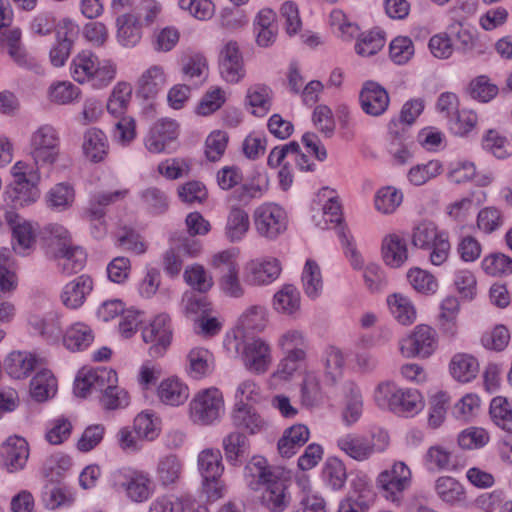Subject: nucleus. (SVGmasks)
Returning <instances> with one entry per match:
<instances>
[{
	"mask_svg": "<svg viewBox=\"0 0 512 512\" xmlns=\"http://www.w3.org/2000/svg\"><path fill=\"white\" fill-rule=\"evenodd\" d=\"M177 136V124L174 121L168 119L158 120L150 128L145 138V147L151 153H161Z\"/></svg>",
	"mask_w": 512,
	"mask_h": 512,
	"instance_id": "20",
	"label": "nucleus"
},
{
	"mask_svg": "<svg viewBox=\"0 0 512 512\" xmlns=\"http://www.w3.org/2000/svg\"><path fill=\"white\" fill-rule=\"evenodd\" d=\"M13 249L16 253L26 255L36 243V231L31 223L22 222L13 226Z\"/></svg>",
	"mask_w": 512,
	"mask_h": 512,
	"instance_id": "48",
	"label": "nucleus"
},
{
	"mask_svg": "<svg viewBox=\"0 0 512 512\" xmlns=\"http://www.w3.org/2000/svg\"><path fill=\"white\" fill-rule=\"evenodd\" d=\"M57 391V380L53 373L40 368L30 382V395L37 402L47 401Z\"/></svg>",
	"mask_w": 512,
	"mask_h": 512,
	"instance_id": "30",
	"label": "nucleus"
},
{
	"mask_svg": "<svg viewBox=\"0 0 512 512\" xmlns=\"http://www.w3.org/2000/svg\"><path fill=\"white\" fill-rule=\"evenodd\" d=\"M450 372L454 379L466 383L477 376L479 363L472 355L458 353L453 356L450 362Z\"/></svg>",
	"mask_w": 512,
	"mask_h": 512,
	"instance_id": "35",
	"label": "nucleus"
},
{
	"mask_svg": "<svg viewBox=\"0 0 512 512\" xmlns=\"http://www.w3.org/2000/svg\"><path fill=\"white\" fill-rule=\"evenodd\" d=\"M316 225L322 229H328L329 224H334L338 230L342 226V210L341 205L336 197L329 198L323 205L320 215H313Z\"/></svg>",
	"mask_w": 512,
	"mask_h": 512,
	"instance_id": "49",
	"label": "nucleus"
},
{
	"mask_svg": "<svg viewBox=\"0 0 512 512\" xmlns=\"http://www.w3.org/2000/svg\"><path fill=\"white\" fill-rule=\"evenodd\" d=\"M219 69L222 77L230 83H237L244 77L243 58L237 42L225 44L220 53Z\"/></svg>",
	"mask_w": 512,
	"mask_h": 512,
	"instance_id": "17",
	"label": "nucleus"
},
{
	"mask_svg": "<svg viewBox=\"0 0 512 512\" xmlns=\"http://www.w3.org/2000/svg\"><path fill=\"white\" fill-rule=\"evenodd\" d=\"M232 424L235 428L257 434L267 429L266 420L257 411L246 403H237L231 414Z\"/></svg>",
	"mask_w": 512,
	"mask_h": 512,
	"instance_id": "21",
	"label": "nucleus"
},
{
	"mask_svg": "<svg viewBox=\"0 0 512 512\" xmlns=\"http://www.w3.org/2000/svg\"><path fill=\"white\" fill-rule=\"evenodd\" d=\"M95 66L88 83L97 89L108 86L115 79L116 66L108 60H98Z\"/></svg>",
	"mask_w": 512,
	"mask_h": 512,
	"instance_id": "63",
	"label": "nucleus"
},
{
	"mask_svg": "<svg viewBox=\"0 0 512 512\" xmlns=\"http://www.w3.org/2000/svg\"><path fill=\"white\" fill-rule=\"evenodd\" d=\"M437 495L446 503L454 504L465 500L464 487L454 478L442 476L436 480Z\"/></svg>",
	"mask_w": 512,
	"mask_h": 512,
	"instance_id": "47",
	"label": "nucleus"
},
{
	"mask_svg": "<svg viewBox=\"0 0 512 512\" xmlns=\"http://www.w3.org/2000/svg\"><path fill=\"white\" fill-rule=\"evenodd\" d=\"M323 476L331 489L341 490L347 480L346 467L339 459H329L323 469Z\"/></svg>",
	"mask_w": 512,
	"mask_h": 512,
	"instance_id": "60",
	"label": "nucleus"
},
{
	"mask_svg": "<svg viewBox=\"0 0 512 512\" xmlns=\"http://www.w3.org/2000/svg\"><path fill=\"white\" fill-rule=\"evenodd\" d=\"M144 342L151 343L149 354L152 357L162 356L172 339L171 319L167 314H160L143 329Z\"/></svg>",
	"mask_w": 512,
	"mask_h": 512,
	"instance_id": "11",
	"label": "nucleus"
},
{
	"mask_svg": "<svg viewBox=\"0 0 512 512\" xmlns=\"http://www.w3.org/2000/svg\"><path fill=\"white\" fill-rule=\"evenodd\" d=\"M222 447L228 463L236 466L247 456L249 441L244 433L233 431L223 438Z\"/></svg>",
	"mask_w": 512,
	"mask_h": 512,
	"instance_id": "31",
	"label": "nucleus"
},
{
	"mask_svg": "<svg viewBox=\"0 0 512 512\" xmlns=\"http://www.w3.org/2000/svg\"><path fill=\"white\" fill-rule=\"evenodd\" d=\"M29 323L34 331L47 339L56 340L62 333L60 318L56 313H50L43 318L33 316L30 318Z\"/></svg>",
	"mask_w": 512,
	"mask_h": 512,
	"instance_id": "50",
	"label": "nucleus"
},
{
	"mask_svg": "<svg viewBox=\"0 0 512 512\" xmlns=\"http://www.w3.org/2000/svg\"><path fill=\"white\" fill-rule=\"evenodd\" d=\"M281 267L276 259L267 261H250L246 266L245 281L259 286L273 282L280 275Z\"/></svg>",
	"mask_w": 512,
	"mask_h": 512,
	"instance_id": "22",
	"label": "nucleus"
},
{
	"mask_svg": "<svg viewBox=\"0 0 512 512\" xmlns=\"http://www.w3.org/2000/svg\"><path fill=\"white\" fill-rule=\"evenodd\" d=\"M385 45V38L379 31L363 33L356 45L355 50L361 56H372L380 51Z\"/></svg>",
	"mask_w": 512,
	"mask_h": 512,
	"instance_id": "62",
	"label": "nucleus"
},
{
	"mask_svg": "<svg viewBox=\"0 0 512 512\" xmlns=\"http://www.w3.org/2000/svg\"><path fill=\"white\" fill-rule=\"evenodd\" d=\"M60 137L57 130L44 124L38 127L30 137V155L37 167L53 166L61 156Z\"/></svg>",
	"mask_w": 512,
	"mask_h": 512,
	"instance_id": "5",
	"label": "nucleus"
},
{
	"mask_svg": "<svg viewBox=\"0 0 512 512\" xmlns=\"http://www.w3.org/2000/svg\"><path fill=\"white\" fill-rule=\"evenodd\" d=\"M117 39L124 47H135L142 38L139 19L132 14L125 13L117 17Z\"/></svg>",
	"mask_w": 512,
	"mask_h": 512,
	"instance_id": "28",
	"label": "nucleus"
},
{
	"mask_svg": "<svg viewBox=\"0 0 512 512\" xmlns=\"http://www.w3.org/2000/svg\"><path fill=\"white\" fill-rule=\"evenodd\" d=\"M407 278L411 286L419 293L434 294L438 289L437 279L431 273L420 268L410 269Z\"/></svg>",
	"mask_w": 512,
	"mask_h": 512,
	"instance_id": "57",
	"label": "nucleus"
},
{
	"mask_svg": "<svg viewBox=\"0 0 512 512\" xmlns=\"http://www.w3.org/2000/svg\"><path fill=\"white\" fill-rule=\"evenodd\" d=\"M436 348L437 333L425 324L417 325L413 332L400 342V351L407 358H427Z\"/></svg>",
	"mask_w": 512,
	"mask_h": 512,
	"instance_id": "9",
	"label": "nucleus"
},
{
	"mask_svg": "<svg viewBox=\"0 0 512 512\" xmlns=\"http://www.w3.org/2000/svg\"><path fill=\"white\" fill-rule=\"evenodd\" d=\"M183 276L186 283L200 293L207 292L213 286L212 276L202 265L193 264L187 267Z\"/></svg>",
	"mask_w": 512,
	"mask_h": 512,
	"instance_id": "55",
	"label": "nucleus"
},
{
	"mask_svg": "<svg viewBox=\"0 0 512 512\" xmlns=\"http://www.w3.org/2000/svg\"><path fill=\"white\" fill-rule=\"evenodd\" d=\"M490 415L497 426L512 432V408L506 398L498 396L492 399Z\"/></svg>",
	"mask_w": 512,
	"mask_h": 512,
	"instance_id": "56",
	"label": "nucleus"
},
{
	"mask_svg": "<svg viewBox=\"0 0 512 512\" xmlns=\"http://www.w3.org/2000/svg\"><path fill=\"white\" fill-rule=\"evenodd\" d=\"M453 283L461 298L466 300L474 299L477 291V281L470 270L462 269L456 271Z\"/></svg>",
	"mask_w": 512,
	"mask_h": 512,
	"instance_id": "64",
	"label": "nucleus"
},
{
	"mask_svg": "<svg viewBox=\"0 0 512 512\" xmlns=\"http://www.w3.org/2000/svg\"><path fill=\"white\" fill-rule=\"evenodd\" d=\"M250 228L248 213L240 207H232L228 213L225 236L230 242L240 241Z\"/></svg>",
	"mask_w": 512,
	"mask_h": 512,
	"instance_id": "34",
	"label": "nucleus"
},
{
	"mask_svg": "<svg viewBox=\"0 0 512 512\" xmlns=\"http://www.w3.org/2000/svg\"><path fill=\"white\" fill-rule=\"evenodd\" d=\"M94 335L91 328L84 323H75L65 332L63 341L65 346L72 351L86 349L93 341Z\"/></svg>",
	"mask_w": 512,
	"mask_h": 512,
	"instance_id": "41",
	"label": "nucleus"
},
{
	"mask_svg": "<svg viewBox=\"0 0 512 512\" xmlns=\"http://www.w3.org/2000/svg\"><path fill=\"white\" fill-rule=\"evenodd\" d=\"M52 259L56 262L58 270L65 276H70L80 272L87 259V254L84 249L73 243L65 246L55 247V251L50 253Z\"/></svg>",
	"mask_w": 512,
	"mask_h": 512,
	"instance_id": "14",
	"label": "nucleus"
},
{
	"mask_svg": "<svg viewBox=\"0 0 512 512\" xmlns=\"http://www.w3.org/2000/svg\"><path fill=\"white\" fill-rule=\"evenodd\" d=\"M108 144L105 134L97 129L90 128L84 134L83 151L92 162H100L107 154Z\"/></svg>",
	"mask_w": 512,
	"mask_h": 512,
	"instance_id": "36",
	"label": "nucleus"
},
{
	"mask_svg": "<svg viewBox=\"0 0 512 512\" xmlns=\"http://www.w3.org/2000/svg\"><path fill=\"white\" fill-rule=\"evenodd\" d=\"M223 412V395L215 387L198 391L189 403V417L197 425H212L220 419Z\"/></svg>",
	"mask_w": 512,
	"mask_h": 512,
	"instance_id": "6",
	"label": "nucleus"
},
{
	"mask_svg": "<svg viewBox=\"0 0 512 512\" xmlns=\"http://www.w3.org/2000/svg\"><path fill=\"white\" fill-rule=\"evenodd\" d=\"M402 201V192L392 186H387L377 192L375 196V207L383 214H391L396 211Z\"/></svg>",
	"mask_w": 512,
	"mask_h": 512,
	"instance_id": "54",
	"label": "nucleus"
},
{
	"mask_svg": "<svg viewBox=\"0 0 512 512\" xmlns=\"http://www.w3.org/2000/svg\"><path fill=\"white\" fill-rule=\"evenodd\" d=\"M374 400L379 407L405 417L414 416L424 408V398L417 389L399 388L390 381L376 386Z\"/></svg>",
	"mask_w": 512,
	"mask_h": 512,
	"instance_id": "2",
	"label": "nucleus"
},
{
	"mask_svg": "<svg viewBox=\"0 0 512 512\" xmlns=\"http://www.w3.org/2000/svg\"><path fill=\"white\" fill-rule=\"evenodd\" d=\"M482 269L491 276L512 273V258L503 253H491L482 260Z\"/></svg>",
	"mask_w": 512,
	"mask_h": 512,
	"instance_id": "59",
	"label": "nucleus"
},
{
	"mask_svg": "<svg viewBox=\"0 0 512 512\" xmlns=\"http://www.w3.org/2000/svg\"><path fill=\"white\" fill-rule=\"evenodd\" d=\"M309 429L303 424L287 428L279 439L277 448L282 457L290 458L309 439Z\"/></svg>",
	"mask_w": 512,
	"mask_h": 512,
	"instance_id": "27",
	"label": "nucleus"
},
{
	"mask_svg": "<svg viewBox=\"0 0 512 512\" xmlns=\"http://www.w3.org/2000/svg\"><path fill=\"white\" fill-rule=\"evenodd\" d=\"M387 304L391 314L400 324L411 325L416 320V309L408 297L395 293L387 298Z\"/></svg>",
	"mask_w": 512,
	"mask_h": 512,
	"instance_id": "37",
	"label": "nucleus"
},
{
	"mask_svg": "<svg viewBox=\"0 0 512 512\" xmlns=\"http://www.w3.org/2000/svg\"><path fill=\"white\" fill-rule=\"evenodd\" d=\"M246 475L264 486L261 504L270 512H283L290 503L284 470L271 467L262 456H253L245 467Z\"/></svg>",
	"mask_w": 512,
	"mask_h": 512,
	"instance_id": "1",
	"label": "nucleus"
},
{
	"mask_svg": "<svg viewBox=\"0 0 512 512\" xmlns=\"http://www.w3.org/2000/svg\"><path fill=\"white\" fill-rule=\"evenodd\" d=\"M381 445H376L373 438L364 435L349 433L340 437L337 441L338 448L353 460L362 462L370 459L376 452H382L389 444L387 434L380 435Z\"/></svg>",
	"mask_w": 512,
	"mask_h": 512,
	"instance_id": "10",
	"label": "nucleus"
},
{
	"mask_svg": "<svg viewBox=\"0 0 512 512\" xmlns=\"http://www.w3.org/2000/svg\"><path fill=\"white\" fill-rule=\"evenodd\" d=\"M411 483V470L403 461H395L390 468L381 471L376 478V487L380 494L396 505L403 502L405 492Z\"/></svg>",
	"mask_w": 512,
	"mask_h": 512,
	"instance_id": "4",
	"label": "nucleus"
},
{
	"mask_svg": "<svg viewBox=\"0 0 512 512\" xmlns=\"http://www.w3.org/2000/svg\"><path fill=\"white\" fill-rule=\"evenodd\" d=\"M93 287V279L82 274L64 285L60 294L61 303L68 309H79L93 291Z\"/></svg>",
	"mask_w": 512,
	"mask_h": 512,
	"instance_id": "16",
	"label": "nucleus"
},
{
	"mask_svg": "<svg viewBox=\"0 0 512 512\" xmlns=\"http://www.w3.org/2000/svg\"><path fill=\"white\" fill-rule=\"evenodd\" d=\"M183 464L178 456L169 454L161 457L156 466V476L164 487L175 485L182 474Z\"/></svg>",
	"mask_w": 512,
	"mask_h": 512,
	"instance_id": "33",
	"label": "nucleus"
},
{
	"mask_svg": "<svg viewBox=\"0 0 512 512\" xmlns=\"http://www.w3.org/2000/svg\"><path fill=\"white\" fill-rule=\"evenodd\" d=\"M302 286L305 294L317 298L323 289L322 274L319 265L314 260H307L302 272Z\"/></svg>",
	"mask_w": 512,
	"mask_h": 512,
	"instance_id": "43",
	"label": "nucleus"
},
{
	"mask_svg": "<svg viewBox=\"0 0 512 512\" xmlns=\"http://www.w3.org/2000/svg\"><path fill=\"white\" fill-rule=\"evenodd\" d=\"M359 99L362 110L371 116L383 114L387 110L390 101L388 92L373 81L364 84Z\"/></svg>",
	"mask_w": 512,
	"mask_h": 512,
	"instance_id": "18",
	"label": "nucleus"
},
{
	"mask_svg": "<svg viewBox=\"0 0 512 512\" xmlns=\"http://www.w3.org/2000/svg\"><path fill=\"white\" fill-rule=\"evenodd\" d=\"M219 449L207 448L202 450L197 458L198 470L203 477L222 476L224 465Z\"/></svg>",
	"mask_w": 512,
	"mask_h": 512,
	"instance_id": "42",
	"label": "nucleus"
},
{
	"mask_svg": "<svg viewBox=\"0 0 512 512\" xmlns=\"http://www.w3.org/2000/svg\"><path fill=\"white\" fill-rule=\"evenodd\" d=\"M167 76L160 65H152L137 80V95L144 99H153L164 88Z\"/></svg>",
	"mask_w": 512,
	"mask_h": 512,
	"instance_id": "24",
	"label": "nucleus"
},
{
	"mask_svg": "<svg viewBox=\"0 0 512 512\" xmlns=\"http://www.w3.org/2000/svg\"><path fill=\"white\" fill-rule=\"evenodd\" d=\"M157 395L160 401L166 405L180 406L187 401L189 388L178 378L171 377L160 383Z\"/></svg>",
	"mask_w": 512,
	"mask_h": 512,
	"instance_id": "29",
	"label": "nucleus"
},
{
	"mask_svg": "<svg viewBox=\"0 0 512 512\" xmlns=\"http://www.w3.org/2000/svg\"><path fill=\"white\" fill-rule=\"evenodd\" d=\"M323 400L320 381L315 374L308 373L302 383L301 401L306 407L318 406Z\"/></svg>",
	"mask_w": 512,
	"mask_h": 512,
	"instance_id": "58",
	"label": "nucleus"
},
{
	"mask_svg": "<svg viewBox=\"0 0 512 512\" xmlns=\"http://www.w3.org/2000/svg\"><path fill=\"white\" fill-rule=\"evenodd\" d=\"M256 231L262 237L275 239L287 228V215L282 207L275 203H264L253 213Z\"/></svg>",
	"mask_w": 512,
	"mask_h": 512,
	"instance_id": "8",
	"label": "nucleus"
},
{
	"mask_svg": "<svg viewBox=\"0 0 512 512\" xmlns=\"http://www.w3.org/2000/svg\"><path fill=\"white\" fill-rule=\"evenodd\" d=\"M21 30L18 27H7L0 30V50L7 53L21 68L38 71L39 65L25 50L21 43Z\"/></svg>",
	"mask_w": 512,
	"mask_h": 512,
	"instance_id": "13",
	"label": "nucleus"
},
{
	"mask_svg": "<svg viewBox=\"0 0 512 512\" xmlns=\"http://www.w3.org/2000/svg\"><path fill=\"white\" fill-rule=\"evenodd\" d=\"M423 109L424 101L422 99H413L406 102L401 109L399 119H392L389 122L388 129L390 134L395 138H404L406 128L415 122Z\"/></svg>",
	"mask_w": 512,
	"mask_h": 512,
	"instance_id": "26",
	"label": "nucleus"
},
{
	"mask_svg": "<svg viewBox=\"0 0 512 512\" xmlns=\"http://www.w3.org/2000/svg\"><path fill=\"white\" fill-rule=\"evenodd\" d=\"M244 366L253 373H264L271 363L270 348L261 339L246 342L242 351Z\"/></svg>",
	"mask_w": 512,
	"mask_h": 512,
	"instance_id": "19",
	"label": "nucleus"
},
{
	"mask_svg": "<svg viewBox=\"0 0 512 512\" xmlns=\"http://www.w3.org/2000/svg\"><path fill=\"white\" fill-rule=\"evenodd\" d=\"M466 92L473 100L487 103L497 96L499 89L488 76L480 75L470 81Z\"/></svg>",
	"mask_w": 512,
	"mask_h": 512,
	"instance_id": "44",
	"label": "nucleus"
},
{
	"mask_svg": "<svg viewBox=\"0 0 512 512\" xmlns=\"http://www.w3.org/2000/svg\"><path fill=\"white\" fill-rule=\"evenodd\" d=\"M413 246L429 251L433 265L443 264L449 255L450 243L446 233L438 230L435 223L422 221L413 228L411 236Z\"/></svg>",
	"mask_w": 512,
	"mask_h": 512,
	"instance_id": "3",
	"label": "nucleus"
},
{
	"mask_svg": "<svg viewBox=\"0 0 512 512\" xmlns=\"http://www.w3.org/2000/svg\"><path fill=\"white\" fill-rule=\"evenodd\" d=\"M443 171L442 163L438 160H430L425 164L413 166L408 174V180L415 186H420L440 175Z\"/></svg>",
	"mask_w": 512,
	"mask_h": 512,
	"instance_id": "51",
	"label": "nucleus"
},
{
	"mask_svg": "<svg viewBox=\"0 0 512 512\" xmlns=\"http://www.w3.org/2000/svg\"><path fill=\"white\" fill-rule=\"evenodd\" d=\"M482 146L499 159L512 155V142L496 130L487 131L483 137Z\"/></svg>",
	"mask_w": 512,
	"mask_h": 512,
	"instance_id": "52",
	"label": "nucleus"
},
{
	"mask_svg": "<svg viewBox=\"0 0 512 512\" xmlns=\"http://www.w3.org/2000/svg\"><path fill=\"white\" fill-rule=\"evenodd\" d=\"M107 379L109 382L116 381V373L110 371H90L84 375L79 374L75 380V393L85 397L91 389H100L102 383Z\"/></svg>",
	"mask_w": 512,
	"mask_h": 512,
	"instance_id": "39",
	"label": "nucleus"
},
{
	"mask_svg": "<svg viewBox=\"0 0 512 512\" xmlns=\"http://www.w3.org/2000/svg\"><path fill=\"white\" fill-rule=\"evenodd\" d=\"M184 313L187 317L193 319L195 322L203 316L210 314L212 308L211 303L208 302L204 296L195 295L193 293L186 294L183 298Z\"/></svg>",
	"mask_w": 512,
	"mask_h": 512,
	"instance_id": "61",
	"label": "nucleus"
},
{
	"mask_svg": "<svg viewBox=\"0 0 512 512\" xmlns=\"http://www.w3.org/2000/svg\"><path fill=\"white\" fill-rule=\"evenodd\" d=\"M99 58L91 51L80 52L72 61L71 74L75 81L86 83L90 79Z\"/></svg>",
	"mask_w": 512,
	"mask_h": 512,
	"instance_id": "46",
	"label": "nucleus"
},
{
	"mask_svg": "<svg viewBox=\"0 0 512 512\" xmlns=\"http://www.w3.org/2000/svg\"><path fill=\"white\" fill-rule=\"evenodd\" d=\"M42 359L29 352L15 351L9 354L5 368L14 379H24L42 365Z\"/></svg>",
	"mask_w": 512,
	"mask_h": 512,
	"instance_id": "25",
	"label": "nucleus"
},
{
	"mask_svg": "<svg viewBox=\"0 0 512 512\" xmlns=\"http://www.w3.org/2000/svg\"><path fill=\"white\" fill-rule=\"evenodd\" d=\"M247 102L256 116H265L272 106V90L265 84H254L247 90Z\"/></svg>",
	"mask_w": 512,
	"mask_h": 512,
	"instance_id": "38",
	"label": "nucleus"
},
{
	"mask_svg": "<svg viewBox=\"0 0 512 512\" xmlns=\"http://www.w3.org/2000/svg\"><path fill=\"white\" fill-rule=\"evenodd\" d=\"M75 193L72 186L67 183L56 184L47 193L46 201L50 208L65 210L74 202Z\"/></svg>",
	"mask_w": 512,
	"mask_h": 512,
	"instance_id": "53",
	"label": "nucleus"
},
{
	"mask_svg": "<svg viewBox=\"0 0 512 512\" xmlns=\"http://www.w3.org/2000/svg\"><path fill=\"white\" fill-rule=\"evenodd\" d=\"M119 486L125 491L127 498L133 503H144L154 493V485L148 472L129 469L123 474Z\"/></svg>",
	"mask_w": 512,
	"mask_h": 512,
	"instance_id": "12",
	"label": "nucleus"
},
{
	"mask_svg": "<svg viewBox=\"0 0 512 512\" xmlns=\"http://www.w3.org/2000/svg\"><path fill=\"white\" fill-rule=\"evenodd\" d=\"M24 161H18L12 167V175L15 178L14 187L10 197L15 204L21 206L34 202L38 196L36 185L40 180L38 169Z\"/></svg>",
	"mask_w": 512,
	"mask_h": 512,
	"instance_id": "7",
	"label": "nucleus"
},
{
	"mask_svg": "<svg viewBox=\"0 0 512 512\" xmlns=\"http://www.w3.org/2000/svg\"><path fill=\"white\" fill-rule=\"evenodd\" d=\"M3 465L8 472L14 473L22 470L29 458L28 442L19 436H10L0 449Z\"/></svg>",
	"mask_w": 512,
	"mask_h": 512,
	"instance_id": "15",
	"label": "nucleus"
},
{
	"mask_svg": "<svg viewBox=\"0 0 512 512\" xmlns=\"http://www.w3.org/2000/svg\"><path fill=\"white\" fill-rule=\"evenodd\" d=\"M375 492L371 484L365 477L358 476L351 481V490L346 498H351V502L357 509L367 512L375 502Z\"/></svg>",
	"mask_w": 512,
	"mask_h": 512,
	"instance_id": "32",
	"label": "nucleus"
},
{
	"mask_svg": "<svg viewBox=\"0 0 512 512\" xmlns=\"http://www.w3.org/2000/svg\"><path fill=\"white\" fill-rule=\"evenodd\" d=\"M273 306L276 311L282 314H295L300 309L299 291L295 286L291 284L284 285L278 292L275 293Z\"/></svg>",
	"mask_w": 512,
	"mask_h": 512,
	"instance_id": "40",
	"label": "nucleus"
},
{
	"mask_svg": "<svg viewBox=\"0 0 512 512\" xmlns=\"http://www.w3.org/2000/svg\"><path fill=\"white\" fill-rule=\"evenodd\" d=\"M381 255L389 267H401L409 257L406 240L395 233L386 235L382 240Z\"/></svg>",
	"mask_w": 512,
	"mask_h": 512,
	"instance_id": "23",
	"label": "nucleus"
},
{
	"mask_svg": "<svg viewBox=\"0 0 512 512\" xmlns=\"http://www.w3.org/2000/svg\"><path fill=\"white\" fill-rule=\"evenodd\" d=\"M131 95V85L127 82H119L108 99L107 111L117 118L124 117Z\"/></svg>",
	"mask_w": 512,
	"mask_h": 512,
	"instance_id": "45",
	"label": "nucleus"
}]
</instances>
